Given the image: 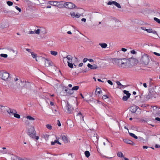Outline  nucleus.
Returning a JSON list of instances; mask_svg holds the SVG:
<instances>
[{
	"label": "nucleus",
	"mask_w": 160,
	"mask_h": 160,
	"mask_svg": "<svg viewBox=\"0 0 160 160\" xmlns=\"http://www.w3.org/2000/svg\"><path fill=\"white\" fill-rule=\"evenodd\" d=\"M112 62L114 64L117 65L120 67L129 68L130 65L129 61L126 58L122 59L114 58Z\"/></svg>",
	"instance_id": "nucleus-1"
},
{
	"label": "nucleus",
	"mask_w": 160,
	"mask_h": 160,
	"mask_svg": "<svg viewBox=\"0 0 160 160\" xmlns=\"http://www.w3.org/2000/svg\"><path fill=\"white\" fill-rule=\"evenodd\" d=\"M28 134L32 138H35L38 140L39 137L36 136V132L35 131L34 127L32 126H30L27 128Z\"/></svg>",
	"instance_id": "nucleus-2"
},
{
	"label": "nucleus",
	"mask_w": 160,
	"mask_h": 160,
	"mask_svg": "<svg viewBox=\"0 0 160 160\" xmlns=\"http://www.w3.org/2000/svg\"><path fill=\"white\" fill-rule=\"evenodd\" d=\"M149 58L147 54H143L141 58V62L142 64L144 65H148L149 62Z\"/></svg>",
	"instance_id": "nucleus-3"
},
{
	"label": "nucleus",
	"mask_w": 160,
	"mask_h": 160,
	"mask_svg": "<svg viewBox=\"0 0 160 160\" xmlns=\"http://www.w3.org/2000/svg\"><path fill=\"white\" fill-rule=\"evenodd\" d=\"M0 76L1 77L2 79L4 81L6 80L9 81L10 80V78H9V74L8 72H0Z\"/></svg>",
	"instance_id": "nucleus-4"
},
{
	"label": "nucleus",
	"mask_w": 160,
	"mask_h": 160,
	"mask_svg": "<svg viewBox=\"0 0 160 160\" xmlns=\"http://www.w3.org/2000/svg\"><path fill=\"white\" fill-rule=\"evenodd\" d=\"M7 111L10 115H11V114H13L14 115V117L17 118L19 119L20 118V115L17 113V111L15 110L9 109L8 110H7Z\"/></svg>",
	"instance_id": "nucleus-5"
},
{
	"label": "nucleus",
	"mask_w": 160,
	"mask_h": 160,
	"mask_svg": "<svg viewBox=\"0 0 160 160\" xmlns=\"http://www.w3.org/2000/svg\"><path fill=\"white\" fill-rule=\"evenodd\" d=\"M47 38L46 31V29L43 28L41 27V40L46 39Z\"/></svg>",
	"instance_id": "nucleus-6"
},
{
	"label": "nucleus",
	"mask_w": 160,
	"mask_h": 160,
	"mask_svg": "<svg viewBox=\"0 0 160 160\" xmlns=\"http://www.w3.org/2000/svg\"><path fill=\"white\" fill-rule=\"evenodd\" d=\"M76 6L73 3L71 2H65V8L69 9L76 8Z\"/></svg>",
	"instance_id": "nucleus-7"
},
{
	"label": "nucleus",
	"mask_w": 160,
	"mask_h": 160,
	"mask_svg": "<svg viewBox=\"0 0 160 160\" xmlns=\"http://www.w3.org/2000/svg\"><path fill=\"white\" fill-rule=\"evenodd\" d=\"M65 2L64 1H57V7L59 8H65Z\"/></svg>",
	"instance_id": "nucleus-8"
},
{
	"label": "nucleus",
	"mask_w": 160,
	"mask_h": 160,
	"mask_svg": "<svg viewBox=\"0 0 160 160\" xmlns=\"http://www.w3.org/2000/svg\"><path fill=\"white\" fill-rule=\"evenodd\" d=\"M44 65L46 67H49L52 65V62L47 58L46 61L44 63Z\"/></svg>",
	"instance_id": "nucleus-9"
},
{
	"label": "nucleus",
	"mask_w": 160,
	"mask_h": 160,
	"mask_svg": "<svg viewBox=\"0 0 160 160\" xmlns=\"http://www.w3.org/2000/svg\"><path fill=\"white\" fill-rule=\"evenodd\" d=\"M138 108V106L134 105L131 107L130 110L132 112L134 113L136 112Z\"/></svg>",
	"instance_id": "nucleus-10"
},
{
	"label": "nucleus",
	"mask_w": 160,
	"mask_h": 160,
	"mask_svg": "<svg viewBox=\"0 0 160 160\" xmlns=\"http://www.w3.org/2000/svg\"><path fill=\"white\" fill-rule=\"evenodd\" d=\"M66 108L69 112L71 113L73 109L71 106L68 102L67 103V105L66 106Z\"/></svg>",
	"instance_id": "nucleus-11"
},
{
	"label": "nucleus",
	"mask_w": 160,
	"mask_h": 160,
	"mask_svg": "<svg viewBox=\"0 0 160 160\" xmlns=\"http://www.w3.org/2000/svg\"><path fill=\"white\" fill-rule=\"evenodd\" d=\"M87 66L91 69H95L98 68V66L97 65L95 64L92 65L90 63H88V64Z\"/></svg>",
	"instance_id": "nucleus-12"
},
{
	"label": "nucleus",
	"mask_w": 160,
	"mask_h": 160,
	"mask_svg": "<svg viewBox=\"0 0 160 160\" xmlns=\"http://www.w3.org/2000/svg\"><path fill=\"white\" fill-rule=\"evenodd\" d=\"M70 14L73 18L76 17L77 18H79L81 16V15L80 14L78 13L76 14L75 12H71Z\"/></svg>",
	"instance_id": "nucleus-13"
},
{
	"label": "nucleus",
	"mask_w": 160,
	"mask_h": 160,
	"mask_svg": "<svg viewBox=\"0 0 160 160\" xmlns=\"http://www.w3.org/2000/svg\"><path fill=\"white\" fill-rule=\"evenodd\" d=\"M43 55L44 57H42V56H41V62L44 64L47 59V56L46 55Z\"/></svg>",
	"instance_id": "nucleus-14"
},
{
	"label": "nucleus",
	"mask_w": 160,
	"mask_h": 160,
	"mask_svg": "<svg viewBox=\"0 0 160 160\" xmlns=\"http://www.w3.org/2000/svg\"><path fill=\"white\" fill-rule=\"evenodd\" d=\"M123 141L124 142L129 144H133V142L131 140L128 139H123Z\"/></svg>",
	"instance_id": "nucleus-15"
},
{
	"label": "nucleus",
	"mask_w": 160,
	"mask_h": 160,
	"mask_svg": "<svg viewBox=\"0 0 160 160\" xmlns=\"http://www.w3.org/2000/svg\"><path fill=\"white\" fill-rule=\"evenodd\" d=\"M24 83V86L23 87L26 88H29L31 87V84L28 82H23Z\"/></svg>",
	"instance_id": "nucleus-16"
},
{
	"label": "nucleus",
	"mask_w": 160,
	"mask_h": 160,
	"mask_svg": "<svg viewBox=\"0 0 160 160\" xmlns=\"http://www.w3.org/2000/svg\"><path fill=\"white\" fill-rule=\"evenodd\" d=\"M144 97L145 100H148L152 97L151 92H149L148 95L144 96Z\"/></svg>",
	"instance_id": "nucleus-17"
},
{
	"label": "nucleus",
	"mask_w": 160,
	"mask_h": 160,
	"mask_svg": "<svg viewBox=\"0 0 160 160\" xmlns=\"http://www.w3.org/2000/svg\"><path fill=\"white\" fill-rule=\"evenodd\" d=\"M48 3L52 5L57 7V1H50L48 2Z\"/></svg>",
	"instance_id": "nucleus-18"
},
{
	"label": "nucleus",
	"mask_w": 160,
	"mask_h": 160,
	"mask_svg": "<svg viewBox=\"0 0 160 160\" xmlns=\"http://www.w3.org/2000/svg\"><path fill=\"white\" fill-rule=\"evenodd\" d=\"M34 32H35V33L37 34H39L40 32V29H38L37 30H35L34 31H30L29 32V34H34L35 33Z\"/></svg>",
	"instance_id": "nucleus-19"
},
{
	"label": "nucleus",
	"mask_w": 160,
	"mask_h": 160,
	"mask_svg": "<svg viewBox=\"0 0 160 160\" xmlns=\"http://www.w3.org/2000/svg\"><path fill=\"white\" fill-rule=\"evenodd\" d=\"M65 91L69 94H72L73 93V92L72 91V89L68 88L65 89Z\"/></svg>",
	"instance_id": "nucleus-20"
},
{
	"label": "nucleus",
	"mask_w": 160,
	"mask_h": 160,
	"mask_svg": "<svg viewBox=\"0 0 160 160\" xmlns=\"http://www.w3.org/2000/svg\"><path fill=\"white\" fill-rule=\"evenodd\" d=\"M62 138V140L65 143H67L68 142V139L65 136L63 135L61 137Z\"/></svg>",
	"instance_id": "nucleus-21"
},
{
	"label": "nucleus",
	"mask_w": 160,
	"mask_h": 160,
	"mask_svg": "<svg viewBox=\"0 0 160 160\" xmlns=\"http://www.w3.org/2000/svg\"><path fill=\"white\" fill-rule=\"evenodd\" d=\"M102 92V91L100 89V88H98L96 89V90L95 92V94L96 95L100 94Z\"/></svg>",
	"instance_id": "nucleus-22"
},
{
	"label": "nucleus",
	"mask_w": 160,
	"mask_h": 160,
	"mask_svg": "<svg viewBox=\"0 0 160 160\" xmlns=\"http://www.w3.org/2000/svg\"><path fill=\"white\" fill-rule=\"evenodd\" d=\"M66 58H67V59L68 60V62H72V57L70 55H68L67 56Z\"/></svg>",
	"instance_id": "nucleus-23"
},
{
	"label": "nucleus",
	"mask_w": 160,
	"mask_h": 160,
	"mask_svg": "<svg viewBox=\"0 0 160 160\" xmlns=\"http://www.w3.org/2000/svg\"><path fill=\"white\" fill-rule=\"evenodd\" d=\"M31 55H32V57L33 58H36V61H38V60L37 58V54H35L33 52H31Z\"/></svg>",
	"instance_id": "nucleus-24"
},
{
	"label": "nucleus",
	"mask_w": 160,
	"mask_h": 160,
	"mask_svg": "<svg viewBox=\"0 0 160 160\" xmlns=\"http://www.w3.org/2000/svg\"><path fill=\"white\" fill-rule=\"evenodd\" d=\"M130 97L129 95L128 96H124L122 97V100L124 101H126Z\"/></svg>",
	"instance_id": "nucleus-25"
},
{
	"label": "nucleus",
	"mask_w": 160,
	"mask_h": 160,
	"mask_svg": "<svg viewBox=\"0 0 160 160\" xmlns=\"http://www.w3.org/2000/svg\"><path fill=\"white\" fill-rule=\"evenodd\" d=\"M68 66L70 68H72L73 67V64L72 62H68Z\"/></svg>",
	"instance_id": "nucleus-26"
},
{
	"label": "nucleus",
	"mask_w": 160,
	"mask_h": 160,
	"mask_svg": "<svg viewBox=\"0 0 160 160\" xmlns=\"http://www.w3.org/2000/svg\"><path fill=\"white\" fill-rule=\"evenodd\" d=\"M56 140H55L54 142H51V144L52 145H54L56 143H57L58 142V138H57V137H56Z\"/></svg>",
	"instance_id": "nucleus-27"
},
{
	"label": "nucleus",
	"mask_w": 160,
	"mask_h": 160,
	"mask_svg": "<svg viewBox=\"0 0 160 160\" xmlns=\"http://www.w3.org/2000/svg\"><path fill=\"white\" fill-rule=\"evenodd\" d=\"M99 45H100V46L103 48H105L107 46V44L105 43H100Z\"/></svg>",
	"instance_id": "nucleus-28"
},
{
	"label": "nucleus",
	"mask_w": 160,
	"mask_h": 160,
	"mask_svg": "<svg viewBox=\"0 0 160 160\" xmlns=\"http://www.w3.org/2000/svg\"><path fill=\"white\" fill-rule=\"evenodd\" d=\"M84 153L86 157H87V158L89 157L90 155L89 152L88 151H85Z\"/></svg>",
	"instance_id": "nucleus-29"
},
{
	"label": "nucleus",
	"mask_w": 160,
	"mask_h": 160,
	"mask_svg": "<svg viewBox=\"0 0 160 160\" xmlns=\"http://www.w3.org/2000/svg\"><path fill=\"white\" fill-rule=\"evenodd\" d=\"M50 53L52 55H53L55 56L57 55L58 53L57 52L53 51H50Z\"/></svg>",
	"instance_id": "nucleus-30"
},
{
	"label": "nucleus",
	"mask_w": 160,
	"mask_h": 160,
	"mask_svg": "<svg viewBox=\"0 0 160 160\" xmlns=\"http://www.w3.org/2000/svg\"><path fill=\"white\" fill-rule=\"evenodd\" d=\"M129 134L133 138H134L135 139H137L138 138V137L136 136L133 133H130V132H129Z\"/></svg>",
	"instance_id": "nucleus-31"
},
{
	"label": "nucleus",
	"mask_w": 160,
	"mask_h": 160,
	"mask_svg": "<svg viewBox=\"0 0 160 160\" xmlns=\"http://www.w3.org/2000/svg\"><path fill=\"white\" fill-rule=\"evenodd\" d=\"M117 156L119 157H123V153L121 152H119L117 153Z\"/></svg>",
	"instance_id": "nucleus-32"
},
{
	"label": "nucleus",
	"mask_w": 160,
	"mask_h": 160,
	"mask_svg": "<svg viewBox=\"0 0 160 160\" xmlns=\"http://www.w3.org/2000/svg\"><path fill=\"white\" fill-rule=\"evenodd\" d=\"M114 5L118 8H121L120 5L116 1L115 2Z\"/></svg>",
	"instance_id": "nucleus-33"
},
{
	"label": "nucleus",
	"mask_w": 160,
	"mask_h": 160,
	"mask_svg": "<svg viewBox=\"0 0 160 160\" xmlns=\"http://www.w3.org/2000/svg\"><path fill=\"white\" fill-rule=\"evenodd\" d=\"M79 87L78 86H75L73 87L72 88V91L73 90H77L79 89Z\"/></svg>",
	"instance_id": "nucleus-34"
},
{
	"label": "nucleus",
	"mask_w": 160,
	"mask_h": 160,
	"mask_svg": "<svg viewBox=\"0 0 160 160\" xmlns=\"http://www.w3.org/2000/svg\"><path fill=\"white\" fill-rule=\"evenodd\" d=\"M149 87H152V88H153V89H154V88H153V87H156V86H155L154 85L153 83L151 81H149Z\"/></svg>",
	"instance_id": "nucleus-35"
},
{
	"label": "nucleus",
	"mask_w": 160,
	"mask_h": 160,
	"mask_svg": "<svg viewBox=\"0 0 160 160\" xmlns=\"http://www.w3.org/2000/svg\"><path fill=\"white\" fill-rule=\"evenodd\" d=\"M123 93L126 94L127 96H128V95H129V96H130V95H131V94L129 93V91H127V90H124L123 91Z\"/></svg>",
	"instance_id": "nucleus-36"
},
{
	"label": "nucleus",
	"mask_w": 160,
	"mask_h": 160,
	"mask_svg": "<svg viewBox=\"0 0 160 160\" xmlns=\"http://www.w3.org/2000/svg\"><path fill=\"white\" fill-rule=\"evenodd\" d=\"M26 118L27 119L30 120H35V119L33 118L30 116H28L26 117Z\"/></svg>",
	"instance_id": "nucleus-37"
},
{
	"label": "nucleus",
	"mask_w": 160,
	"mask_h": 160,
	"mask_svg": "<svg viewBox=\"0 0 160 160\" xmlns=\"http://www.w3.org/2000/svg\"><path fill=\"white\" fill-rule=\"evenodd\" d=\"M9 14L10 15H15L16 14V12L13 11H9Z\"/></svg>",
	"instance_id": "nucleus-38"
},
{
	"label": "nucleus",
	"mask_w": 160,
	"mask_h": 160,
	"mask_svg": "<svg viewBox=\"0 0 160 160\" xmlns=\"http://www.w3.org/2000/svg\"><path fill=\"white\" fill-rule=\"evenodd\" d=\"M7 4L9 6H11L13 5V2L11 1H8L7 2Z\"/></svg>",
	"instance_id": "nucleus-39"
},
{
	"label": "nucleus",
	"mask_w": 160,
	"mask_h": 160,
	"mask_svg": "<svg viewBox=\"0 0 160 160\" xmlns=\"http://www.w3.org/2000/svg\"><path fill=\"white\" fill-rule=\"evenodd\" d=\"M116 83L117 84V85L118 86H122V88H123L124 87V86L122 85L121 83L118 81H117L116 82Z\"/></svg>",
	"instance_id": "nucleus-40"
},
{
	"label": "nucleus",
	"mask_w": 160,
	"mask_h": 160,
	"mask_svg": "<svg viewBox=\"0 0 160 160\" xmlns=\"http://www.w3.org/2000/svg\"><path fill=\"white\" fill-rule=\"evenodd\" d=\"M46 127L49 130H51L52 129V126L51 125L48 124L46 125Z\"/></svg>",
	"instance_id": "nucleus-41"
},
{
	"label": "nucleus",
	"mask_w": 160,
	"mask_h": 160,
	"mask_svg": "<svg viewBox=\"0 0 160 160\" xmlns=\"http://www.w3.org/2000/svg\"><path fill=\"white\" fill-rule=\"evenodd\" d=\"M154 20L158 23L160 24V19L157 18H154Z\"/></svg>",
	"instance_id": "nucleus-42"
},
{
	"label": "nucleus",
	"mask_w": 160,
	"mask_h": 160,
	"mask_svg": "<svg viewBox=\"0 0 160 160\" xmlns=\"http://www.w3.org/2000/svg\"><path fill=\"white\" fill-rule=\"evenodd\" d=\"M0 56L1 57H3L4 58H7L8 57V55L6 54L2 53L0 54Z\"/></svg>",
	"instance_id": "nucleus-43"
},
{
	"label": "nucleus",
	"mask_w": 160,
	"mask_h": 160,
	"mask_svg": "<svg viewBox=\"0 0 160 160\" xmlns=\"http://www.w3.org/2000/svg\"><path fill=\"white\" fill-rule=\"evenodd\" d=\"M115 2V1H109L108 2L107 4L108 5H112V4H113L114 5Z\"/></svg>",
	"instance_id": "nucleus-44"
},
{
	"label": "nucleus",
	"mask_w": 160,
	"mask_h": 160,
	"mask_svg": "<svg viewBox=\"0 0 160 160\" xmlns=\"http://www.w3.org/2000/svg\"><path fill=\"white\" fill-rule=\"evenodd\" d=\"M49 135H45L43 136V138H44L46 140H48V137H49Z\"/></svg>",
	"instance_id": "nucleus-45"
},
{
	"label": "nucleus",
	"mask_w": 160,
	"mask_h": 160,
	"mask_svg": "<svg viewBox=\"0 0 160 160\" xmlns=\"http://www.w3.org/2000/svg\"><path fill=\"white\" fill-rule=\"evenodd\" d=\"M152 29L151 28L146 29L145 31H147L148 33H151Z\"/></svg>",
	"instance_id": "nucleus-46"
},
{
	"label": "nucleus",
	"mask_w": 160,
	"mask_h": 160,
	"mask_svg": "<svg viewBox=\"0 0 160 160\" xmlns=\"http://www.w3.org/2000/svg\"><path fill=\"white\" fill-rule=\"evenodd\" d=\"M108 98V97L107 95H104L102 96V98L104 99H105Z\"/></svg>",
	"instance_id": "nucleus-47"
},
{
	"label": "nucleus",
	"mask_w": 160,
	"mask_h": 160,
	"mask_svg": "<svg viewBox=\"0 0 160 160\" xmlns=\"http://www.w3.org/2000/svg\"><path fill=\"white\" fill-rule=\"evenodd\" d=\"M15 8L19 12H21V10L20 8H19V7H18L17 6L15 7Z\"/></svg>",
	"instance_id": "nucleus-48"
},
{
	"label": "nucleus",
	"mask_w": 160,
	"mask_h": 160,
	"mask_svg": "<svg viewBox=\"0 0 160 160\" xmlns=\"http://www.w3.org/2000/svg\"><path fill=\"white\" fill-rule=\"evenodd\" d=\"M3 12L4 13H9V11H8V10H6V9H4L3 11Z\"/></svg>",
	"instance_id": "nucleus-49"
},
{
	"label": "nucleus",
	"mask_w": 160,
	"mask_h": 160,
	"mask_svg": "<svg viewBox=\"0 0 160 160\" xmlns=\"http://www.w3.org/2000/svg\"><path fill=\"white\" fill-rule=\"evenodd\" d=\"M107 82H108L110 85H113V83L112 82V81H111V80H108Z\"/></svg>",
	"instance_id": "nucleus-50"
},
{
	"label": "nucleus",
	"mask_w": 160,
	"mask_h": 160,
	"mask_svg": "<svg viewBox=\"0 0 160 160\" xmlns=\"http://www.w3.org/2000/svg\"><path fill=\"white\" fill-rule=\"evenodd\" d=\"M131 53H132V54H136V53H137V52L134 50H132L131 51Z\"/></svg>",
	"instance_id": "nucleus-51"
},
{
	"label": "nucleus",
	"mask_w": 160,
	"mask_h": 160,
	"mask_svg": "<svg viewBox=\"0 0 160 160\" xmlns=\"http://www.w3.org/2000/svg\"><path fill=\"white\" fill-rule=\"evenodd\" d=\"M1 152L3 154H5L8 153V151H2Z\"/></svg>",
	"instance_id": "nucleus-52"
},
{
	"label": "nucleus",
	"mask_w": 160,
	"mask_h": 160,
	"mask_svg": "<svg viewBox=\"0 0 160 160\" xmlns=\"http://www.w3.org/2000/svg\"><path fill=\"white\" fill-rule=\"evenodd\" d=\"M93 139H96V141H97L98 139V137L97 136H96V137L95 136H93Z\"/></svg>",
	"instance_id": "nucleus-53"
},
{
	"label": "nucleus",
	"mask_w": 160,
	"mask_h": 160,
	"mask_svg": "<svg viewBox=\"0 0 160 160\" xmlns=\"http://www.w3.org/2000/svg\"><path fill=\"white\" fill-rule=\"evenodd\" d=\"M88 60V59L87 58H85L83 60V62L84 63L86 62Z\"/></svg>",
	"instance_id": "nucleus-54"
},
{
	"label": "nucleus",
	"mask_w": 160,
	"mask_h": 160,
	"mask_svg": "<svg viewBox=\"0 0 160 160\" xmlns=\"http://www.w3.org/2000/svg\"><path fill=\"white\" fill-rule=\"evenodd\" d=\"M57 122H58V126L59 127H60L61 126V124L60 122V121L59 120H57Z\"/></svg>",
	"instance_id": "nucleus-55"
},
{
	"label": "nucleus",
	"mask_w": 160,
	"mask_h": 160,
	"mask_svg": "<svg viewBox=\"0 0 160 160\" xmlns=\"http://www.w3.org/2000/svg\"><path fill=\"white\" fill-rule=\"evenodd\" d=\"M151 33L155 34H157V32L155 30H153L152 29V30Z\"/></svg>",
	"instance_id": "nucleus-56"
},
{
	"label": "nucleus",
	"mask_w": 160,
	"mask_h": 160,
	"mask_svg": "<svg viewBox=\"0 0 160 160\" xmlns=\"http://www.w3.org/2000/svg\"><path fill=\"white\" fill-rule=\"evenodd\" d=\"M153 53H154L155 55H157V56H160V53H157V52H153Z\"/></svg>",
	"instance_id": "nucleus-57"
},
{
	"label": "nucleus",
	"mask_w": 160,
	"mask_h": 160,
	"mask_svg": "<svg viewBox=\"0 0 160 160\" xmlns=\"http://www.w3.org/2000/svg\"><path fill=\"white\" fill-rule=\"evenodd\" d=\"M122 50L124 52L127 51V49L125 48H122Z\"/></svg>",
	"instance_id": "nucleus-58"
},
{
	"label": "nucleus",
	"mask_w": 160,
	"mask_h": 160,
	"mask_svg": "<svg viewBox=\"0 0 160 160\" xmlns=\"http://www.w3.org/2000/svg\"><path fill=\"white\" fill-rule=\"evenodd\" d=\"M88 61H89L90 62H92L94 61L91 58H89V59H88Z\"/></svg>",
	"instance_id": "nucleus-59"
},
{
	"label": "nucleus",
	"mask_w": 160,
	"mask_h": 160,
	"mask_svg": "<svg viewBox=\"0 0 160 160\" xmlns=\"http://www.w3.org/2000/svg\"><path fill=\"white\" fill-rule=\"evenodd\" d=\"M155 120L157 121L160 122V118L158 117L156 118Z\"/></svg>",
	"instance_id": "nucleus-60"
},
{
	"label": "nucleus",
	"mask_w": 160,
	"mask_h": 160,
	"mask_svg": "<svg viewBox=\"0 0 160 160\" xmlns=\"http://www.w3.org/2000/svg\"><path fill=\"white\" fill-rule=\"evenodd\" d=\"M83 65V63L82 62L80 63L78 65V66L80 67H82Z\"/></svg>",
	"instance_id": "nucleus-61"
},
{
	"label": "nucleus",
	"mask_w": 160,
	"mask_h": 160,
	"mask_svg": "<svg viewBox=\"0 0 160 160\" xmlns=\"http://www.w3.org/2000/svg\"><path fill=\"white\" fill-rule=\"evenodd\" d=\"M143 86L145 88H147V85L146 83H144L143 84Z\"/></svg>",
	"instance_id": "nucleus-62"
},
{
	"label": "nucleus",
	"mask_w": 160,
	"mask_h": 160,
	"mask_svg": "<svg viewBox=\"0 0 160 160\" xmlns=\"http://www.w3.org/2000/svg\"><path fill=\"white\" fill-rule=\"evenodd\" d=\"M160 147V146L159 145L156 144L155 145V147L156 148H158Z\"/></svg>",
	"instance_id": "nucleus-63"
},
{
	"label": "nucleus",
	"mask_w": 160,
	"mask_h": 160,
	"mask_svg": "<svg viewBox=\"0 0 160 160\" xmlns=\"http://www.w3.org/2000/svg\"><path fill=\"white\" fill-rule=\"evenodd\" d=\"M81 21H83L84 22H85L86 21V19L85 18H82V19Z\"/></svg>",
	"instance_id": "nucleus-64"
}]
</instances>
